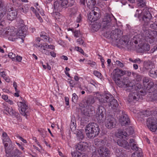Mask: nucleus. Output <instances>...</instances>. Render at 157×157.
<instances>
[{"instance_id":"obj_14","label":"nucleus","mask_w":157,"mask_h":157,"mask_svg":"<svg viewBox=\"0 0 157 157\" xmlns=\"http://www.w3.org/2000/svg\"><path fill=\"white\" fill-rule=\"evenodd\" d=\"M8 142L3 143L6 153V154H10V155L7 156V157H10L13 155V152L16 149L13 150L14 146L12 144V143L11 140H9Z\"/></svg>"},{"instance_id":"obj_3","label":"nucleus","mask_w":157,"mask_h":157,"mask_svg":"<svg viewBox=\"0 0 157 157\" xmlns=\"http://www.w3.org/2000/svg\"><path fill=\"white\" fill-rule=\"evenodd\" d=\"M116 84L119 87H123L124 90L127 92L133 91L135 85L129 82L128 77L122 78H112Z\"/></svg>"},{"instance_id":"obj_28","label":"nucleus","mask_w":157,"mask_h":157,"mask_svg":"<svg viewBox=\"0 0 157 157\" xmlns=\"http://www.w3.org/2000/svg\"><path fill=\"white\" fill-rule=\"evenodd\" d=\"M77 150L81 151H85L88 148V144L86 142H81L76 146Z\"/></svg>"},{"instance_id":"obj_46","label":"nucleus","mask_w":157,"mask_h":157,"mask_svg":"<svg viewBox=\"0 0 157 157\" xmlns=\"http://www.w3.org/2000/svg\"><path fill=\"white\" fill-rule=\"evenodd\" d=\"M94 74L96 77L101 78L102 77L101 74L99 71H94Z\"/></svg>"},{"instance_id":"obj_29","label":"nucleus","mask_w":157,"mask_h":157,"mask_svg":"<svg viewBox=\"0 0 157 157\" xmlns=\"http://www.w3.org/2000/svg\"><path fill=\"white\" fill-rule=\"evenodd\" d=\"M117 143L120 146L126 149H129L130 146L128 142L126 140L122 139H118Z\"/></svg>"},{"instance_id":"obj_13","label":"nucleus","mask_w":157,"mask_h":157,"mask_svg":"<svg viewBox=\"0 0 157 157\" xmlns=\"http://www.w3.org/2000/svg\"><path fill=\"white\" fill-rule=\"evenodd\" d=\"M122 34V32L119 29H116L115 30H112L110 33V37L112 40L113 41H115L118 44V42L119 38L121 37Z\"/></svg>"},{"instance_id":"obj_38","label":"nucleus","mask_w":157,"mask_h":157,"mask_svg":"<svg viewBox=\"0 0 157 157\" xmlns=\"http://www.w3.org/2000/svg\"><path fill=\"white\" fill-rule=\"evenodd\" d=\"M116 155L118 157H122L124 155V152L121 148H118L116 150Z\"/></svg>"},{"instance_id":"obj_1","label":"nucleus","mask_w":157,"mask_h":157,"mask_svg":"<svg viewBox=\"0 0 157 157\" xmlns=\"http://www.w3.org/2000/svg\"><path fill=\"white\" fill-rule=\"evenodd\" d=\"M99 101L101 104L107 103L110 108L117 114L123 113V110H121L119 107H118L119 104L117 101L112 95L109 94L104 95L99 98Z\"/></svg>"},{"instance_id":"obj_63","label":"nucleus","mask_w":157,"mask_h":157,"mask_svg":"<svg viewBox=\"0 0 157 157\" xmlns=\"http://www.w3.org/2000/svg\"><path fill=\"white\" fill-rule=\"evenodd\" d=\"M141 62V60L139 58H137L134 60L133 63H140Z\"/></svg>"},{"instance_id":"obj_48","label":"nucleus","mask_w":157,"mask_h":157,"mask_svg":"<svg viewBox=\"0 0 157 157\" xmlns=\"http://www.w3.org/2000/svg\"><path fill=\"white\" fill-rule=\"evenodd\" d=\"M77 42H78L79 44L82 45L83 46L85 47V44H84V41L81 38H79L77 40Z\"/></svg>"},{"instance_id":"obj_10","label":"nucleus","mask_w":157,"mask_h":157,"mask_svg":"<svg viewBox=\"0 0 157 157\" xmlns=\"http://www.w3.org/2000/svg\"><path fill=\"white\" fill-rule=\"evenodd\" d=\"M105 120V126L108 129H112L115 127L117 121L112 115H108Z\"/></svg>"},{"instance_id":"obj_61","label":"nucleus","mask_w":157,"mask_h":157,"mask_svg":"<svg viewBox=\"0 0 157 157\" xmlns=\"http://www.w3.org/2000/svg\"><path fill=\"white\" fill-rule=\"evenodd\" d=\"M38 131L40 133L42 137L44 138L45 137V135L44 134V132H45V131H44L43 130L40 131V130H39Z\"/></svg>"},{"instance_id":"obj_20","label":"nucleus","mask_w":157,"mask_h":157,"mask_svg":"<svg viewBox=\"0 0 157 157\" xmlns=\"http://www.w3.org/2000/svg\"><path fill=\"white\" fill-rule=\"evenodd\" d=\"M134 132L133 129L132 127L130 126L127 128L125 129V131H123L122 130H119L118 132L120 136L122 137L123 136L125 137H127L129 135H132Z\"/></svg>"},{"instance_id":"obj_57","label":"nucleus","mask_w":157,"mask_h":157,"mask_svg":"<svg viewBox=\"0 0 157 157\" xmlns=\"http://www.w3.org/2000/svg\"><path fill=\"white\" fill-rule=\"evenodd\" d=\"M116 62L117 65L120 66V67H123V63H121L120 61L118 60H117Z\"/></svg>"},{"instance_id":"obj_4","label":"nucleus","mask_w":157,"mask_h":157,"mask_svg":"<svg viewBox=\"0 0 157 157\" xmlns=\"http://www.w3.org/2000/svg\"><path fill=\"white\" fill-rule=\"evenodd\" d=\"M85 130L87 137L90 139L98 136L100 132L99 125L95 123L88 124L85 128Z\"/></svg>"},{"instance_id":"obj_19","label":"nucleus","mask_w":157,"mask_h":157,"mask_svg":"<svg viewBox=\"0 0 157 157\" xmlns=\"http://www.w3.org/2000/svg\"><path fill=\"white\" fill-rule=\"evenodd\" d=\"M120 115H121L119 118V121L122 126L129 125L130 122V120L127 115L125 114L123 111L122 113H119Z\"/></svg>"},{"instance_id":"obj_27","label":"nucleus","mask_w":157,"mask_h":157,"mask_svg":"<svg viewBox=\"0 0 157 157\" xmlns=\"http://www.w3.org/2000/svg\"><path fill=\"white\" fill-rule=\"evenodd\" d=\"M136 143L134 140L133 139H130L129 140V145L132 150L135 151H138V152L141 151V149L138 147Z\"/></svg>"},{"instance_id":"obj_42","label":"nucleus","mask_w":157,"mask_h":157,"mask_svg":"<svg viewBox=\"0 0 157 157\" xmlns=\"http://www.w3.org/2000/svg\"><path fill=\"white\" fill-rule=\"evenodd\" d=\"M19 10L21 12L25 13L26 12H27L28 10V7L25 6H22L19 7Z\"/></svg>"},{"instance_id":"obj_30","label":"nucleus","mask_w":157,"mask_h":157,"mask_svg":"<svg viewBox=\"0 0 157 157\" xmlns=\"http://www.w3.org/2000/svg\"><path fill=\"white\" fill-rule=\"evenodd\" d=\"M139 49H141V52H144L145 51H148L150 50V45L146 43L142 44H138Z\"/></svg>"},{"instance_id":"obj_58","label":"nucleus","mask_w":157,"mask_h":157,"mask_svg":"<svg viewBox=\"0 0 157 157\" xmlns=\"http://www.w3.org/2000/svg\"><path fill=\"white\" fill-rule=\"evenodd\" d=\"M142 79L141 76L139 75H136V80L137 81H140Z\"/></svg>"},{"instance_id":"obj_21","label":"nucleus","mask_w":157,"mask_h":157,"mask_svg":"<svg viewBox=\"0 0 157 157\" xmlns=\"http://www.w3.org/2000/svg\"><path fill=\"white\" fill-rule=\"evenodd\" d=\"M16 33L13 29H8L7 30L6 29L5 32V36H8V39L12 41H14L15 40L16 38L15 36L16 35ZM17 39V38H16Z\"/></svg>"},{"instance_id":"obj_39","label":"nucleus","mask_w":157,"mask_h":157,"mask_svg":"<svg viewBox=\"0 0 157 157\" xmlns=\"http://www.w3.org/2000/svg\"><path fill=\"white\" fill-rule=\"evenodd\" d=\"M136 1L138 2V6L140 8H142L145 6V0H137Z\"/></svg>"},{"instance_id":"obj_43","label":"nucleus","mask_w":157,"mask_h":157,"mask_svg":"<svg viewBox=\"0 0 157 157\" xmlns=\"http://www.w3.org/2000/svg\"><path fill=\"white\" fill-rule=\"evenodd\" d=\"M142 156V151L138 152L133 153L132 155V157H141Z\"/></svg>"},{"instance_id":"obj_35","label":"nucleus","mask_w":157,"mask_h":157,"mask_svg":"<svg viewBox=\"0 0 157 157\" xmlns=\"http://www.w3.org/2000/svg\"><path fill=\"white\" fill-rule=\"evenodd\" d=\"M101 25L100 23L96 22L92 24L91 27L93 30L95 31H97L100 28Z\"/></svg>"},{"instance_id":"obj_64","label":"nucleus","mask_w":157,"mask_h":157,"mask_svg":"<svg viewBox=\"0 0 157 157\" xmlns=\"http://www.w3.org/2000/svg\"><path fill=\"white\" fill-rule=\"evenodd\" d=\"M97 152H94L93 153V155L91 157H100V156H99L98 155H97Z\"/></svg>"},{"instance_id":"obj_44","label":"nucleus","mask_w":157,"mask_h":157,"mask_svg":"<svg viewBox=\"0 0 157 157\" xmlns=\"http://www.w3.org/2000/svg\"><path fill=\"white\" fill-rule=\"evenodd\" d=\"M156 21H154L153 20L151 21V22H150L149 23V27L153 29H156V27L155 26V22Z\"/></svg>"},{"instance_id":"obj_60","label":"nucleus","mask_w":157,"mask_h":157,"mask_svg":"<svg viewBox=\"0 0 157 157\" xmlns=\"http://www.w3.org/2000/svg\"><path fill=\"white\" fill-rule=\"evenodd\" d=\"M2 98L6 101L8 99V96L7 95H3L2 96Z\"/></svg>"},{"instance_id":"obj_47","label":"nucleus","mask_w":157,"mask_h":157,"mask_svg":"<svg viewBox=\"0 0 157 157\" xmlns=\"http://www.w3.org/2000/svg\"><path fill=\"white\" fill-rule=\"evenodd\" d=\"M70 12L72 15H75L77 14V9L72 8L71 9Z\"/></svg>"},{"instance_id":"obj_56","label":"nucleus","mask_w":157,"mask_h":157,"mask_svg":"<svg viewBox=\"0 0 157 157\" xmlns=\"http://www.w3.org/2000/svg\"><path fill=\"white\" fill-rule=\"evenodd\" d=\"M143 82L144 85L145 83H147L149 82V79L147 77H144L143 79Z\"/></svg>"},{"instance_id":"obj_16","label":"nucleus","mask_w":157,"mask_h":157,"mask_svg":"<svg viewBox=\"0 0 157 157\" xmlns=\"http://www.w3.org/2000/svg\"><path fill=\"white\" fill-rule=\"evenodd\" d=\"M95 10H92L88 15V19L91 21V23L93 22H94L98 20L100 17L99 13L96 12Z\"/></svg>"},{"instance_id":"obj_54","label":"nucleus","mask_w":157,"mask_h":157,"mask_svg":"<svg viewBox=\"0 0 157 157\" xmlns=\"http://www.w3.org/2000/svg\"><path fill=\"white\" fill-rule=\"evenodd\" d=\"M81 14H79L78 16L77 17V19L76 20V21L78 23L80 22L81 21Z\"/></svg>"},{"instance_id":"obj_5","label":"nucleus","mask_w":157,"mask_h":157,"mask_svg":"<svg viewBox=\"0 0 157 157\" xmlns=\"http://www.w3.org/2000/svg\"><path fill=\"white\" fill-rule=\"evenodd\" d=\"M138 18L140 21H143L144 25H148L149 23L151 22V21L154 19V18L152 17L151 14L148 10L143 11L140 14H138Z\"/></svg>"},{"instance_id":"obj_6","label":"nucleus","mask_w":157,"mask_h":157,"mask_svg":"<svg viewBox=\"0 0 157 157\" xmlns=\"http://www.w3.org/2000/svg\"><path fill=\"white\" fill-rule=\"evenodd\" d=\"M129 38L128 36H122L119 40L117 45L119 46L121 45L123 48L126 47L128 49H131L134 47V45L133 44L134 41L129 42Z\"/></svg>"},{"instance_id":"obj_49","label":"nucleus","mask_w":157,"mask_h":157,"mask_svg":"<svg viewBox=\"0 0 157 157\" xmlns=\"http://www.w3.org/2000/svg\"><path fill=\"white\" fill-rule=\"evenodd\" d=\"M8 56L9 57L12 59V60H13V59H15V55L14 54H13V53L11 52L9 53Z\"/></svg>"},{"instance_id":"obj_41","label":"nucleus","mask_w":157,"mask_h":157,"mask_svg":"<svg viewBox=\"0 0 157 157\" xmlns=\"http://www.w3.org/2000/svg\"><path fill=\"white\" fill-rule=\"evenodd\" d=\"M149 75L150 77L153 78H155L157 77V73L155 70L151 69L149 71Z\"/></svg>"},{"instance_id":"obj_50","label":"nucleus","mask_w":157,"mask_h":157,"mask_svg":"<svg viewBox=\"0 0 157 157\" xmlns=\"http://www.w3.org/2000/svg\"><path fill=\"white\" fill-rule=\"evenodd\" d=\"M74 33V36L76 37H78L80 35V31L79 30H76L75 31L73 32Z\"/></svg>"},{"instance_id":"obj_40","label":"nucleus","mask_w":157,"mask_h":157,"mask_svg":"<svg viewBox=\"0 0 157 157\" xmlns=\"http://www.w3.org/2000/svg\"><path fill=\"white\" fill-rule=\"evenodd\" d=\"M2 136L4 138L3 139V143L8 142V140H11L6 132H4L2 133Z\"/></svg>"},{"instance_id":"obj_23","label":"nucleus","mask_w":157,"mask_h":157,"mask_svg":"<svg viewBox=\"0 0 157 157\" xmlns=\"http://www.w3.org/2000/svg\"><path fill=\"white\" fill-rule=\"evenodd\" d=\"M114 74L112 78H121V77L126 73V71L119 68L115 69L113 71Z\"/></svg>"},{"instance_id":"obj_53","label":"nucleus","mask_w":157,"mask_h":157,"mask_svg":"<svg viewBox=\"0 0 157 157\" xmlns=\"http://www.w3.org/2000/svg\"><path fill=\"white\" fill-rule=\"evenodd\" d=\"M40 37L42 38L41 39L44 41H46L47 40V36L43 34L40 35Z\"/></svg>"},{"instance_id":"obj_24","label":"nucleus","mask_w":157,"mask_h":157,"mask_svg":"<svg viewBox=\"0 0 157 157\" xmlns=\"http://www.w3.org/2000/svg\"><path fill=\"white\" fill-rule=\"evenodd\" d=\"M20 103L21 104V113L22 115L26 116V117L29 113L28 106L25 104V101H23L20 102Z\"/></svg>"},{"instance_id":"obj_9","label":"nucleus","mask_w":157,"mask_h":157,"mask_svg":"<svg viewBox=\"0 0 157 157\" xmlns=\"http://www.w3.org/2000/svg\"><path fill=\"white\" fill-rule=\"evenodd\" d=\"M140 93L137 92L130 93L128 96V101L130 103L132 101L135 102L140 98L141 95L144 96L146 93L145 91L142 90L140 91Z\"/></svg>"},{"instance_id":"obj_32","label":"nucleus","mask_w":157,"mask_h":157,"mask_svg":"<svg viewBox=\"0 0 157 157\" xmlns=\"http://www.w3.org/2000/svg\"><path fill=\"white\" fill-rule=\"evenodd\" d=\"M76 127L75 117L74 115H73L72 116L70 125V128L71 131L73 132L75 130Z\"/></svg>"},{"instance_id":"obj_2","label":"nucleus","mask_w":157,"mask_h":157,"mask_svg":"<svg viewBox=\"0 0 157 157\" xmlns=\"http://www.w3.org/2000/svg\"><path fill=\"white\" fill-rule=\"evenodd\" d=\"M4 2L0 0V19H2L7 12V18L8 20L12 21L15 19L17 14V10H14L13 8L4 7Z\"/></svg>"},{"instance_id":"obj_59","label":"nucleus","mask_w":157,"mask_h":157,"mask_svg":"<svg viewBox=\"0 0 157 157\" xmlns=\"http://www.w3.org/2000/svg\"><path fill=\"white\" fill-rule=\"evenodd\" d=\"M22 57L17 55L16 57V60L18 62H21L22 59Z\"/></svg>"},{"instance_id":"obj_45","label":"nucleus","mask_w":157,"mask_h":157,"mask_svg":"<svg viewBox=\"0 0 157 157\" xmlns=\"http://www.w3.org/2000/svg\"><path fill=\"white\" fill-rule=\"evenodd\" d=\"M72 95L73 97L72 98V101L74 103H76L77 101V100L78 98V96L75 93L73 94Z\"/></svg>"},{"instance_id":"obj_37","label":"nucleus","mask_w":157,"mask_h":157,"mask_svg":"<svg viewBox=\"0 0 157 157\" xmlns=\"http://www.w3.org/2000/svg\"><path fill=\"white\" fill-rule=\"evenodd\" d=\"M72 157H86V156L78 151L71 153Z\"/></svg>"},{"instance_id":"obj_52","label":"nucleus","mask_w":157,"mask_h":157,"mask_svg":"<svg viewBox=\"0 0 157 157\" xmlns=\"http://www.w3.org/2000/svg\"><path fill=\"white\" fill-rule=\"evenodd\" d=\"M8 110L9 111H7V112L10 114V115H11V116H12L13 114L14 113H15V111L13 110L12 108H9V109Z\"/></svg>"},{"instance_id":"obj_22","label":"nucleus","mask_w":157,"mask_h":157,"mask_svg":"<svg viewBox=\"0 0 157 157\" xmlns=\"http://www.w3.org/2000/svg\"><path fill=\"white\" fill-rule=\"evenodd\" d=\"M87 4V6L89 8L92 10L94 8V6L96 4V2L95 0H80L81 4L85 5V2Z\"/></svg>"},{"instance_id":"obj_62","label":"nucleus","mask_w":157,"mask_h":157,"mask_svg":"<svg viewBox=\"0 0 157 157\" xmlns=\"http://www.w3.org/2000/svg\"><path fill=\"white\" fill-rule=\"evenodd\" d=\"M65 101L66 102V104L67 105H69V98L67 97H65Z\"/></svg>"},{"instance_id":"obj_11","label":"nucleus","mask_w":157,"mask_h":157,"mask_svg":"<svg viewBox=\"0 0 157 157\" xmlns=\"http://www.w3.org/2000/svg\"><path fill=\"white\" fill-rule=\"evenodd\" d=\"M147 124L148 128L152 132H155L157 129V121L155 117H150L147 120Z\"/></svg>"},{"instance_id":"obj_8","label":"nucleus","mask_w":157,"mask_h":157,"mask_svg":"<svg viewBox=\"0 0 157 157\" xmlns=\"http://www.w3.org/2000/svg\"><path fill=\"white\" fill-rule=\"evenodd\" d=\"M54 7L55 10L60 11L63 8H67L70 4L68 5V0H55Z\"/></svg>"},{"instance_id":"obj_26","label":"nucleus","mask_w":157,"mask_h":157,"mask_svg":"<svg viewBox=\"0 0 157 157\" xmlns=\"http://www.w3.org/2000/svg\"><path fill=\"white\" fill-rule=\"evenodd\" d=\"M156 90H157V85H154L153 82L151 81L148 83L146 88L147 92L151 93Z\"/></svg>"},{"instance_id":"obj_34","label":"nucleus","mask_w":157,"mask_h":157,"mask_svg":"<svg viewBox=\"0 0 157 157\" xmlns=\"http://www.w3.org/2000/svg\"><path fill=\"white\" fill-rule=\"evenodd\" d=\"M4 24V21L0 19V35H3L4 36L5 35V32L6 30H4L2 28V27Z\"/></svg>"},{"instance_id":"obj_15","label":"nucleus","mask_w":157,"mask_h":157,"mask_svg":"<svg viewBox=\"0 0 157 157\" xmlns=\"http://www.w3.org/2000/svg\"><path fill=\"white\" fill-rule=\"evenodd\" d=\"M98 152L100 157H109L111 154L110 151L104 146L99 147L98 150Z\"/></svg>"},{"instance_id":"obj_36","label":"nucleus","mask_w":157,"mask_h":157,"mask_svg":"<svg viewBox=\"0 0 157 157\" xmlns=\"http://www.w3.org/2000/svg\"><path fill=\"white\" fill-rule=\"evenodd\" d=\"M140 35H136L133 37V40L134 41V42L135 44H137L138 43H139V44H142L140 43L141 41V38H140Z\"/></svg>"},{"instance_id":"obj_55","label":"nucleus","mask_w":157,"mask_h":157,"mask_svg":"<svg viewBox=\"0 0 157 157\" xmlns=\"http://www.w3.org/2000/svg\"><path fill=\"white\" fill-rule=\"evenodd\" d=\"M43 49L44 51L42 52V53L47 55H49V52L48 51L44 48H43Z\"/></svg>"},{"instance_id":"obj_25","label":"nucleus","mask_w":157,"mask_h":157,"mask_svg":"<svg viewBox=\"0 0 157 157\" xmlns=\"http://www.w3.org/2000/svg\"><path fill=\"white\" fill-rule=\"evenodd\" d=\"M145 26L146 25H145L144 23L142 27V30L146 33V34L144 35L145 36L148 37L149 39H153L154 38V37L152 35V33L155 34V33H156L157 32L153 31L151 32H149L147 30V29L145 27Z\"/></svg>"},{"instance_id":"obj_33","label":"nucleus","mask_w":157,"mask_h":157,"mask_svg":"<svg viewBox=\"0 0 157 157\" xmlns=\"http://www.w3.org/2000/svg\"><path fill=\"white\" fill-rule=\"evenodd\" d=\"M153 66V63L150 61H145L144 62V67L147 70L151 69Z\"/></svg>"},{"instance_id":"obj_31","label":"nucleus","mask_w":157,"mask_h":157,"mask_svg":"<svg viewBox=\"0 0 157 157\" xmlns=\"http://www.w3.org/2000/svg\"><path fill=\"white\" fill-rule=\"evenodd\" d=\"M76 134L77 139L79 141L82 140L84 137V131L83 130H77Z\"/></svg>"},{"instance_id":"obj_12","label":"nucleus","mask_w":157,"mask_h":157,"mask_svg":"<svg viewBox=\"0 0 157 157\" xmlns=\"http://www.w3.org/2000/svg\"><path fill=\"white\" fill-rule=\"evenodd\" d=\"M114 17L112 14H110L108 13H105L103 18L101 25L103 28L109 29L110 27V24H111V21L112 17Z\"/></svg>"},{"instance_id":"obj_51","label":"nucleus","mask_w":157,"mask_h":157,"mask_svg":"<svg viewBox=\"0 0 157 157\" xmlns=\"http://www.w3.org/2000/svg\"><path fill=\"white\" fill-rule=\"evenodd\" d=\"M75 48L77 51H78L80 52L82 54H83V55H84V51L81 48H80L78 47H75Z\"/></svg>"},{"instance_id":"obj_18","label":"nucleus","mask_w":157,"mask_h":157,"mask_svg":"<svg viewBox=\"0 0 157 157\" xmlns=\"http://www.w3.org/2000/svg\"><path fill=\"white\" fill-rule=\"evenodd\" d=\"M95 102L94 98L92 96L90 95L83 100L82 104V107H87L88 106L92 105Z\"/></svg>"},{"instance_id":"obj_17","label":"nucleus","mask_w":157,"mask_h":157,"mask_svg":"<svg viewBox=\"0 0 157 157\" xmlns=\"http://www.w3.org/2000/svg\"><path fill=\"white\" fill-rule=\"evenodd\" d=\"M83 107L84 109L82 111V113L85 116L92 117L95 113L94 108L92 105Z\"/></svg>"},{"instance_id":"obj_7","label":"nucleus","mask_w":157,"mask_h":157,"mask_svg":"<svg viewBox=\"0 0 157 157\" xmlns=\"http://www.w3.org/2000/svg\"><path fill=\"white\" fill-rule=\"evenodd\" d=\"M106 111L102 106H99L98 108L96 114V117L98 122H103L106 118Z\"/></svg>"}]
</instances>
